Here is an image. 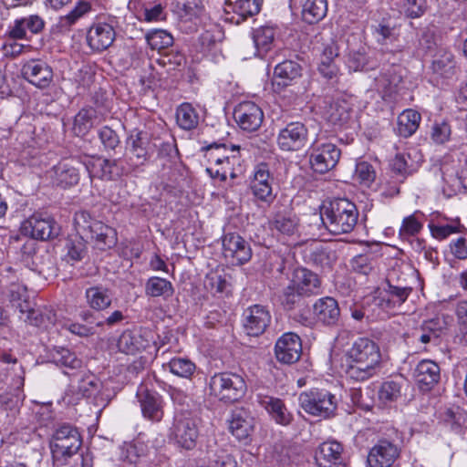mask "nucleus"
Here are the masks:
<instances>
[{
	"label": "nucleus",
	"mask_w": 467,
	"mask_h": 467,
	"mask_svg": "<svg viewBox=\"0 0 467 467\" xmlns=\"http://www.w3.org/2000/svg\"><path fill=\"white\" fill-rule=\"evenodd\" d=\"M74 221L79 237L70 239L67 243V255L72 261L78 262L85 257L87 247L83 241L84 237L94 241L100 250L111 248L117 244L116 230L93 219L88 212L76 213Z\"/></svg>",
	"instance_id": "nucleus-1"
},
{
	"label": "nucleus",
	"mask_w": 467,
	"mask_h": 467,
	"mask_svg": "<svg viewBox=\"0 0 467 467\" xmlns=\"http://www.w3.org/2000/svg\"><path fill=\"white\" fill-rule=\"evenodd\" d=\"M346 375L355 381H365L375 376L380 367L381 354L378 344L368 337H358L347 353Z\"/></svg>",
	"instance_id": "nucleus-2"
},
{
	"label": "nucleus",
	"mask_w": 467,
	"mask_h": 467,
	"mask_svg": "<svg viewBox=\"0 0 467 467\" xmlns=\"http://www.w3.org/2000/svg\"><path fill=\"white\" fill-rule=\"evenodd\" d=\"M320 288L321 280L316 273L305 267H297L280 293V304L286 311L294 310L302 305L304 297L319 294Z\"/></svg>",
	"instance_id": "nucleus-3"
},
{
	"label": "nucleus",
	"mask_w": 467,
	"mask_h": 467,
	"mask_svg": "<svg viewBox=\"0 0 467 467\" xmlns=\"http://www.w3.org/2000/svg\"><path fill=\"white\" fill-rule=\"evenodd\" d=\"M358 211L354 202L337 198L324 202L320 207V219L325 228L332 234H348L357 225Z\"/></svg>",
	"instance_id": "nucleus-4"
},
{
	"label": "nucleus",
	"mask_w": 467,
	"mask_h": 467,
	"mask_svg": "<svg viewBox=\"0 0 467 467\" xmlns=\"http://www.w3.org/2000/svg\"><path fill=\"white\" fill-rule=\"evenodd\" d=\"M440 171L445 196L451 197L467 189V158L462 153L446 155L441 161Z\"/></svg>",
	"instance_id": "nucleus-5"
},
{
	"label": "nucleus",
	"mask_w": 467,
	"mask_h": 467,
	"mask_svg": "<svg viewBox=\"0 0 467 467\" xmlns=\"http://www.w3.org/2000/svg\"><path fill=\"white\" fill-rule=\"evenodd\" d=\"M246 390L244 379L237 373L218 372L209 379L210 395L225 403L240 400L245 395Z\"/></svg>",
	"instance_id": "nucleus-6"
},
{
	"label": "nucleus",
	"mask_w": 467,
	"mask_h": 467,
	"mask_svg": "<svg viewBox=\"0 0 467 467\" xmlns=\"http://www.w3.org/2000/svg\"><path fill=\"white\" fill-rule=\"evenodd\" d=\"M82 443L78 429L69 423H63L55 428L49 447L55 460L66 462L78 452Z\"/></svg>",
	"instance_id": "nucleus-7"
},
{
	"label": "nucleus",
	"mask_w": 467,
	"mask_h": 467,
	"mask_svg": "<svg viewBox=\"0 0 467 467\" xmlns=\"http://www.w3.org/2000/svg\"><path fill=\"white\" fill-rule=\"evenodd\" d=\"M300 407L308 414L322 419H330L337 413L338 400L325 389H311L302 392L298 398Z\"/></svg>",
	"instance_id": "nucleus-8"
},
{
	"label": "nucleus",
	"mask_w": 467,
	"mask_h": 467,
	"mask_svg": "<svg viewBox=\"0 0 467 467\" xmlns=\"http://www.w3.org/2000/svg\"><path fill=\"white\" fill-rule=\"evenodd\" d=\"M199 420L190 413H179L174 417L170 439L181 449L192 451L199 438Z\"/></svg>",
	"instance_id": "nucleus-9"
},
{
	"label": "nucleus",
	"mask_w": 467,
	"mask_h": 467,
	"mask_svg": "<svg viewBox=\"0 0 467 467\" xmlns=\"http://www.w3.org/2000/svg\"><path fill=\"white\" fill-rule=\"evenodd\" d=\"M20 229L23 234L40 241L55 239L61 231V227L56 220L51 215L43 213L32 214L22 223Z\"/></svg>",
	"instance_id": "nucleus-10"
},
{
	"label": "nucleus",
	"mask_w": 467,
	"mask_h": 467,
	"mask_svg": "<svg viewBox=\"0 0 467 467\" xmlns=\"http://www.w3.org/2000/svg\"><path fill=\"white\" fill-rule=\"evenodd\" d=\"M126 151L130 168L135 169L144 165L152 153L148 132L139 129L130 130L126 140Z\"/></svg>",
	"instance_id": "nucleus-11"
},
{
	"label": "nucleus",
	"mask_w": 467,
	"mask_h": 467,
	"mask_svg": "<svg viewBox=\"0 0 467 467\" xmlns=\"http://www.w3.org/2000/svg\"><path fill=\"white\" fill-rule=\"evenodd\" d=\"M340 155L341 151L335 144L315 141L309 156L311 167L316 172L324 174L336 167Z\"/></svg>",
	"instance_id": "nucleus-12"
},
{
	"label": "nucleus",
	"mask_w": 467,
	"mask_h": 467,
	"mask_svg": "<svg viewBox=\"0 0 467 467\" xmlns=\"http://www.w3.org/2000/svg\"><path fill=\"white\" fill-rule=\"evenodd\" d=\"M85 168L80 159L67 158L59 161L51 170V179L55 185L68 189L77 185L80 180V170Z\"/></svg>",
	"instance_id": "nucleus-13"
},
{
	"label": "nucleus",
	"mask_w": 467,
	"mask_h": 467,
	"mask_svg": "<svg viewBox=\"0 0 467 467\" xmlns=\"http://www.w3.org/2000/svg\"><path fill=\"white\" fill-rule=\"evenodd\" d=\"M308 130L300 121H292L278 132L276 142L284 151H297L307 143Z\"/></svg>",
	"instance_id": "nucleus-14"
},
{
	"label": "nucleus",
	"mask_w": 467,
	"mask_h": 467,
	"mask_svg": "<svg viewBox=\"0 0 467 467\" xmlns=\"http://www.w3.org/2000/svg\"><path fill=\"white\" fill-rule=\"evenodd\" d=\"M114 18L109 22L94 23L87 33V43L96 52L108 49L114 42L116 32L114 29Z\"/></svg>",
	"instance_id": "nucleus-15"
},
{
	"label": "nucleus",
	"mask_w": 467,
	"mask_h": 467,
	"mask_svg": "<svg viewBox=\"0 0 467 467\" xmlns=\"http://www.w3.org/2000/svg\"><path fill=\"white\" fill-rule=\"evenodd\" d=\"M223 252L224 257L235 265H244L252 257L250 244L236 233H228L223 236Z\"/></svg>",
	"instance_id": "nucleus-16"
},
{
	"label": "nucleus",
	"mask_w": 467,
	"mask_h": 467,
	"mask_svg": "<svg viewBox=\"0 0 467 467\" xmlns=\"http://www.w3.org/2000/svg\"><path fill=\"white\" fill-rule=\"evenodd\" d=\"M234 119L243 130L253 132L261 127L264 113L254 102L244 101L234 108Z\"/></svg>",
	"instance_id": "nucleus-17"
},
{
	"label": "nucleus",
	"mask_w": 467,
	"mask_h": 467,
	"mask_svg": "<svg viewBox=\"0 0 467 467\" xmlns=\"http://www.w3.org/2000/svg\"><path fill=\"white\" fill-rule=\"evenodd\" d=\"M400 453V450L395 442L382 438L370 449L368 463L370 467H390Z\"/></svg>",
	"instance_id": "nucleus-18"
},
{
	"label": "nucleus",
	"mask_w": 467,
	"mask_h": 467,
	"mask_svg": "<svg viewBox=\"0 0 467 467\" xmlns=\"http://www.w3.org/2000/svg\"><path fill=\"white\" fill-rule=\"evenodd\" d=\"M302 354V343L298 335L293 332L281 336L275 346V355L280 363L293 364L299 360Z\"/></svg>",
	"instance_id": "nucleus-19"
},
{
	"label": "nucleus",
	"mask_w": 467,
	"mask_h": 467,
	"mask_svg": "<svg viewBox=\"0 0 467 467\" xmlns=\"http://www.w3.org/2000/svg\"><path fill=\"white\" fill-rule=\"evenodd\" d=\"M85 169L89 177H98L104 181H115L120 178L126 169L121 164L120 159H100L85 162Z\"/></svg>",
	"instance_id": "nucleus-20"
},
{
	"label": "nucleus",
	"mask_w": 467,
	"mask_h": 467,
	"mask_svg": "<svg viewBox=\"0 0 467 467\" xmlns=\"http://www.w3.org/2000/svg\"><path fill=\"white\" fill-rule=\"evenodd\" d=\"M243 317L244 329L252 337L262 335L271 322L270 312L261 305H254L246 308Z\"/></svg>",
	"instance_id": "nucleus-21"
},
{
	"label": "nucleus",
	"mask_w": 467,
	"mask_h": 467,
	"mask_svg": "<svg viewBox=\"0 0 467 467\" xmlns=\"http://www.w3.org/2000/svg\"><path fill=\"white\" fill-rule=\"evenodd\" d=\"M254 427V419L249 410L243 407L235 408L231 413L229 430L240 441L247 444Z\"/></svg>",
	"instance_id": "nucleus-22"
},
{
	"label": "nucleus",
	"mask_w": 467,
	"mask_h": 467,
	"mask_svg": "<svg viewBox=\"0 0 467 467\" xmlns=\"http://www.w3.org/2000/svg\"><path fill=\"white\" fill-rule=\"evenodd\" d=\"M273 181L267 164H258L250 185L253 195L261 202L272 203L275 198L272 188Z\"/></svg>",
	"instance_id": "nucleus-23"
},
{
	"label": "nucleus",
	"mask_w": 467,
	"mask_h": 467,
	"mask_svg": "<svg viewBox=\"0 0 467 467\" xmlns=\"http://www.w3.org/2000/svg\"><path fill=\"white\" fill-rule=\"evenodd\" d=\"M22 75L26 80L39 88H47L53 80V69L41 59H31L22 67Z\"/></svg>",
	"instance_id": "nucleus-24"
},
{
	"label": "nucleus",
	"mask_w": 467,
	"mask_h": 467,
	"mask_svg": "<svg viewBox=\"0 0 467 467\" xmlns=\"http://www.w3.org/2000/svg\"><path fill=\"white\" fill-rule=\"evenodd\" d=\"M413 375L420 390L429 391L440 381L441 368L436 362L423 359L416 366Z\"/></svg>",
	"instance_id": "nucleus-25"
},
{
	"label": "nucleus",
	"mask_w": 467,
	"mask_h": 467,
	"mask_svg": "<svg viewBox=\"0 0 467 467\" xmlns=\"http://www.w3.org/2000/svg\"><path fill=\"white\" fill-rule=\"evenodd\" d=\"M259 404L268 412L272 420L279 425L288 426L292 423L294 417L288 410L285 402L273 396H258Z\"/></svg>",
	"instance_id": "nucleus-26"
},
{
	"label": "nucleus",
	"mask_w": 467,
	"mask_h": 467,
	"mask_svg": "<svg viewBox=\"0 0 467 467\" xmlns=\"http://www.w3.org/2000/svg\"><path fill=\"white\" fill-rule=\"evenodd\" d=\"M402 76L400 73V67L392 65L375 78V86L377 90L382 94L383 99L391 98L399 91Z\"/></svg>",
	"instance_id": "nucleus-27"
},
{
	"label": "nucleus",
	"mask_w": 467,
	"mask_h": 467,
	"mask_svg": "<svg viewBox=\"0 0 467 467\" xmlns=\"http://www.w3.org/2000/svg\"><path fill=\"white\" fill-rule=\"evenodd\" d=\"M137 397L145 418L152 421H160L162 419L161 398L159 394L141 388L138 390Z\"/></svg>",
	"instance_id": "nucleus-28"
},
{
	"label": "nucleus",
	"mask_w": 467,
	"mask_h": 467,
	"mask_svg": "<svg viewBox=\"0 0 467 467\" xmlns=\"http://www.w3.org/2000/svg\"><path fill=\"white\" fill-rule=\"evenodd\" d=\"M172 10L184 22H193L194 25L204 15L205 9L202 0H174Z\"/></svg>",
	"instance_id": "nucleus-29"
},
{
	"label": "nucleus",
	"mask_w": 467,
	"mask_h": 467,
	"mask_svg": "<svg viewBox=\"0 0 467 467\" xmlns=\"http://www.w3.org/2000/svg\"><path fill=\"white\" fill-rule=\"evenodd\" d=\"M313 311L316 318L327 326L335 325L340 316L337 302L329 296L318 299L313 306Z\"/></svg>",
	"instance_id": "nucleus-30"
},
{
	"label": "nucleus",
	"mask_w": 467,
	"mask_h": 467,
	"mask_svg": "<svg viewBox=\"0 0 467 467\" xmlns=\"http://www.w3.org/2000/svg\"><path fill=\"white\" fill-rule=\"evenodd\" d=\"M112 291L102 285L88 287L85 291V299L88 306L95 311H104L112 304Z\"/></svg>",
	"instance_id": "nucleus-31"
},
{
	"label": "nucleus",
	"mask_w": 467,
	"mask_h": 467,
	"mask_svg": "<svg viewBox=\"0 0 467 467\" xmlns=\"http://www.w3.org/2000/svg\"><path fill=\"white\" fill-rule=\"evenodd\" d=\"M343 447L337 441H325L316 454V460L320 467H335L343 462Z\"/></svg>",
	"instance_id": "nucleus-32"
},
{
	"label": "nucleus",
	"mask_w": 467,
	"mask_h": 467,
	"mask_svg": "<svg viewBox=\"0 0 467 467\" xmlns=\"http://www.w3.org/2000/svg\"><path fill=\"white\" fill-rule=\"evenodd\" d=\"M432 73L445 78H450L455 74L456 63L451 51L440 47L433 56L431 67Z\"/></svg>",
	"instance_id": "nucleus-33"
},
{
	"label": "nucleus",
	"mask_w": 467,
	"mask_h": 467,
	"mask_svg": "<svg viewBox=\"0 0 467 467\" xmlns=\"http://www.w3.org/2000/svg\"><path fill=\"white\" fill-rule=\"evenodd\" d=\"M302 75V67L296 61L285 60L277 64L274 70V83L285 88L299 78Z\"/></svg>",
	"instance_id": "nucleus-34"
},
{
	"label": "nucleus",
	"mask_w": 467,
	"mask_h": 467,
	"mask_svg": "<svg viewBox=\"0 0 467 467\" xmlns=\"http://www.w3.org/2000/svg\"><path fill=\"white\" fill-rule=\"evenodd\" d=\"M308 263L320 268L331 269L337 260V251L331 244H319L306 255Z\"/></svg>",
	"instance_id": "nucleus-35"
},
{
	"label": "nucleus",
	"mask_w": 467,
	"mask_h": 467,
	"mask_svg": "<svg viewBox=\"0 0 467 467\" xmlns=\"http://www.w3.org/2000/svg\"><path fill=\"white\" fill-rule=\"evenodd\" d=\"M263 0H227L226 5L228 7L227 13L233 12L237 16L232 17L235 19V23L239 24L250 16L259 13L262 6Z\"/></svg>",
	"instance_id": "nucleus-36"
},
{
	"label": "nucleus",
	"mask_w": 467,
	"mask_h": 467,
	"mask_svg": "<svg viewBox=\"0 0 467 467\" xmlns=\"http://www.w3.org/2000/svg\"><path fill=\"white\" fill-rule=\"evenodd\" d=\"M275 31L272 26H261L253 32V42L254 45V57L263 58L271 50Z\"/></svg>",
	"instance_id": "nucleus-37"
},
{
	"label": "nucleus",
	"mask_w": 467,
	"mask_h": 467,
	"mask_svg": "<svg viewBox=\"0 0 467 467\" xmlns=\"http://www.w3.org/2000/svg\"><path fill=\"white\" fill-rule=\"evenodd\" d=\"M148 346L149 341L143 336L130 330L124 331L118 340L119 349L129 355L140 352L146 349Z\"/></svg>",
	"instance_id": "nucleus-38"
},
{
	"label": "nucleus",
	"mask_w": 467,
	"mask_h": 467,
	"mask_svg": "<svg viewBox=\"0 0 467 467\" xmlns=\"http://www.w3.org/2000/svg\"><path fill=\"white\" fill-rule=\"evenodd\" d=\"M36 239H28L21 247L23 254L31 256L32 263L35 265V270L39 274H44L47 270L50 269L49 265L52 264L51 256L47 252H38L36 250Z\"/></svg>",
	"instance_id": "nucleus-39"
},
{
	"label": "nucleus",
	"mask_w": 467,
	"mask_h": 467,
	"mask_svg": "<svg viewBox=\"0 0 467 467\" xmlns=\"http://www.w3.org/2000/svg\"><path fill=\"white\" fill-rule=\"evenodd\" d=\"M412 290L413 287L410 284H388L386 292L389 298H381L379 306L388 308L394 307L396 305L400 306L407 300Z\"/></svg>",
	"instance_id": "nucleus-40"
},
{
	"label": "nucleus",
	"mask_w": 467,
	"mask_h": 467,
	"mask_svg": "<svg viewBox=\"0 0 467 467\" xmlns=\"http://www.w3.org/2000/svg\"><path fill=\"white\" fill-rule=\"evenodd\" d=\"M327 13V0H305L302 4V19L309 25L321 21Z\"/></svg>",
	"instance_id": "nucleus-41"
},
{
	"label": "nucleus",
	"mask_w": 467,
	"mask_h": 467,
	"mask_svg": "<svg viewBox=\"0 0 467 467\" xmlns=\"http://www.w3.org/2000/svg\"><path fill=\"white\" fill-rule=\"evenodd\" d=\"M420 114L413 109H406L398 117L397 131L399 135L408 138L419 128Z\"/></svg>",
	"instance_id": "nucleus-42"
},
{
	"label": "nucleus",
	"mask_w": 467,
	"mask_h": 467,
	"mask_svg": "<svg viewBox=\"0 0 467 467\" xmlns=\"http://www.w3.org/2000/svg\"><path fill=\"white\" fill-rule=\"evenodd\" d=\"M97 119V111L93 108H84L75 116L73 131L78 136H85L93 127Z\"/></svg>",
	"instance_id": "nucleus-43"
},
{
	"label": "nucleus",
	"mask_w": 467,
	"mask_h": 467,
	"mask_svg": "<svg viewBox=\"0 0 467 467\" xmlns=\"http://www.w3.org/2000/svg\"><path fill=\"white\" fill-rule=\"evenodd\" d=\"M50 358L56 365L70 369H78L82 366L81 359L78 358L75 353L66 348H54L50 351Z\"/></svg>",
	"instance_id": "nucleus-44"
},
{
	"label": "nucleus",
	"mask_w": 467,
	"mask_h": 467,
	"mask_svg": "<svg viewBox=\"0 0 467 467\" xmlns=\"http://www.w3.org/2000/svg\"><path fill=\"white\" fill-rule=\"evenodd\" d=\"M145 293L152 297L163 296L164 298H169L173 295L174 288L170 281L158 276H152L145 284Z\"/></svg>",
	"instance_id": "nucleus-45"
},
{
	"label": "nucleus",
	"mask_w": 467,
	"mask_h": 467,
	"mask_svg": "<svg viewBox=\"0 0 467 467\" xmlns=\"http://www.w3.org/2000/svg\"><path fill=\"white\" fill-rule=\"evenodd\" d=\"M418 272L409 265L396 264L389 272L387 283L390 285L396 284H410V280L416 279Z\"/></svg>",
	"instance_id": "nucleus-46"
},
{
	"label": "nucleus",
	"mask_w": 467,
	"mask_h": 467,
	"mask_svg": "<svg viewBox=\"0 0 467 467\" xmlns=\"http://www.w3.org/2000/svg\"><path fill=\"white\" fill-rule=\"evenodd\" d=\"M176 120L182 129L191 130L198 126L199 115L191 104L183 103L177 109Z\"/></svg>",
	"instance_id": "nucleus-47"
},
{
	"label": "nucleus",
	"mask_w": 467,
	"mask_h": 467,
	"mask_svg": "<svg viewBox=\"0 0 467 467\" xmlns=\"http://www.w3.org/2000/svg\"><path fill=\"white\" fill-rule=\"evenodd\" d=\"M402 385V379L384 381L379 390V400L384 404L397 401L401 397Z\"/></svg>",
	"instance_id": "nucleus-48"
},
{
	"label": "nucleus",
	"mask_w": 467,
	"mask_h": 467,
	"mask_svg": "<svg viewBox=\"0 0 467 467\" xmlns=\"http://www.w3.org/2000/svg\"><path fill=\"white\" fill-rule=\"evenodd\" d=\"M91 10V5L88 1H79L75 7L66 16L59 19V26L62 29H68L80 17L88 14Z\"/></svg>",
	"instance_id": "nucleus-49"
},
{
	"label": "nucleus",
	"mask_w": 467,
	"mask_h": 467,
	"mask_svg": "<svg viewBox=\"0 0 467 467\" xmlns=\"http://www.w3.org/2000/svg\"><path fill=\"white\" fill-rule=\"evenodd\" d=\"M166 366L172 374L185 379H190L196 369L195 364L184 358H171Z\"/></svg>",
	"instance_id": "nucleus-50"
},
{
	"label": "nucleus",
	"mask_w": 467,
	"mask_h": 467,
	"mask_svg": "<svg viewBox=\"0 0 467 467\" xmlns=\"http://www.w3.org/2000/svg\"><path fill=\"white\" fill-rule=\"evenodd\" d=\"M148 45L153 50L164 49L173 43L172 36L165 30H153L146 35Z\"/></svg>",
	"instance_id": "nucleus-51"
},
{
	"label": "nucleus",
	"mask_w": 467,
	"mask_h": 467,
	"mask_svg": "<svg viewBox=\"0 0 467 467\" xmlns=\"http://www.w3.org/2000/svg\"><path fill=\"white\" fill-rule=\"evenodd\" d=\"M442 420L453 431L459 432L465 422L466 412L459 406H454L443 412Z\"/></svg>",
	"instance_id": "nucleus-52"
},
{
	"label": "nucleus",
	"mask_w": 467,
	"mask_h": 467,
	"mask_svg": "<svg viewBox=\"0 0 467 467\" xmlns=\"http://www.w3.org/2000/svg\"><path fill=\"white\" fill-rule=\"evenodd\" d=\"M275 229L278 232L292 235L295 234L297 225L298 220L296 216L285 215V214H277L273 222Z\"/></svg>",
	"instance_id": "nucleus-53"
},
{
	"label": "nucleus",
	"mask_w": 467,
	"mask_h": 467,
	"mask_svg": "<svg viewBox=\"0 0 467 467\" xmlns=\"http://www.w3.org/2000/svg\"><path fill=\"white\" fill-rule=\"evenodd\" d=\"M99 139L105 150H115L119 146L120 140L118 133L109 126H103L98 130Z\"/></svg>",
	"instance_id": "nucleus-54"
},
{
	"label": "nucleus",
	"mask_w": 467,
	"mask_h": 467,
	"mask_svg": "<svg viewBox=\"0 0 467 467\" xmlns=\"http://www.w3.org/2000/svg\"><path fill=\"white\" fill-rule=\"evenodd\" d=\"M427 8L426 0H404L401 12L410 18L421 16Z\"/></svg>",
	"instance_id": "nucleus-55"
},
{
	"label": "nucleus",
	"mask_w": 467,
	"mask_h": 467,
	"mask_svg": "<svg viewBox=\"0 0 467 467\" xmlns=\"http://www.w3.org/2000/svg\"><path fill=\"white\" fill-rule=\"evenodd\" d=\"M422 329L428 333L433 334L439 338L441 334L448 328L449 322L447 317L437 316L431 319L423 322Z\"/></svg>",
	"instance_id": "nucleus-56"
},
{
	"label": "nucleus",
	"mask_w": 467,
	"mask_h": 467,
	"mask_svg": "<svg viewBox=\"0 0 467 467\" xmlns=\"http://www.w3.org/2000/svg\"><path fill=\"white\" fill-rule=\"evenodd\" d=\"M204 285L212 293H223L226 290L228 282L223 275L212 272L206 275Z\"/></svg>",
	"instance_id": "nucleus-57"
},
{
	"label": "nucleus",
	"mask_w": 467,
	"mask_h": 467,
	"mask_svg": "<svg viewBox=\"0 0 467 467\" xmlns=\"http://www.w3.org/2000/svg\"><path fill=\"white\" fill-rule=\"evenodd\" d=\"M368 62L367 56L364 51L359 50H352L349 51L347 58H346V65L349 68V70L353 71H360L363 70L364 67L366 66Z\"/></svg>",
	"instance_id": "nucleus-58"
},
{
	"label": "nucleus",
	"mask_w": 467,
	"mask_h": 467,
	"mask_svg": "<svg viewBox=\"0 0 467 467\" xmlns=\"http://www.w3.org/2000/svg\"><path fill=\"white\" fill-rule=\"evenodd\" d=\"M356 175L359 182L365 185H369L374 182L376 173L372 165L367 161L358 162L356 165Z\"/></svg>",
	"instance_id": "nucleus-59"
},
{
	"label": "nucleus",
	"mask_w": 467,
	"mask_h": 467,
	"mask_svg": "<svg viewBox=\"0 0 467 467\" xmlns=\"http://www.w3.org/2000/svg\"><path fill=\"white\" fill-rule=\"evenodd\" d=\"M350 118V113L346 105L335 103L331 106L329 120L335 125H343L347 123Z\"/></svg>",
	"instance_id": "nucleus-60"
},
{
	"label": "nucleus",
	"mask_w": 467,
	"mask_h": 467,
	"mask_svg": "<svg viewBox=\"0 0 467 467\" xmlns=\"http://www.w3.org/2000/svg\"><path fill=\"white\" fill-rule=\"evenodd\" d=\"M78 392L85 398H90L99 392V381L93 376H88L80 381Z\"/></svg>",
	"instance_id": "nucleus-61"
},
{
	"label": "nucleus",
	"mask_w": 467,
	"mask_h": 467,
	"mask_svg": "<svg viewBox=\"0 0 467 467\" xmlns=\"http://www.w3.org/2000/svg\"><path fill=\"white\" fill-rule=\"evenodd\" d=\"M161 62L164 66H169L170 70H175L179 69L180 67H183L186 58L183 54L178 51H171L169 53H166L162 58L161 59Z\"/></svg>",
	"instance_id": "nucleus-62"
},
{
	"label": "nucleus",
	"mask_w": 467,
	"mask_h": 467,
	"mask_svg": "<svg viewBox=\"0 0 467 467\" xmlns=\"http://www.w3.org/2000/svg\"><path fill=\"white\" fill-rule=\"evenodd\" d=\"M451 136V127L448 123L442 121L435 123L432 127L431 138L439 144H442L449 140Z\"/></svg>",
	"instance_id": "nucleus-63"
},
{
	"label": "nucleus",
	"mask_w": 467,
	"mask_h": 467,
	"mask_svg": "<svg viewBox=\"0 0 467 467\" xmlns=\"http://www.w3.org/2000/svg\"><path fill=\"white\" fill-rule=\"evenodd\" d=\"M351 267L355 272L368 275L373 269L371 260L367 254H358L351 262Z\"/></svg>",
	"instance_id": "nucleus-64"
}]
</instances>
